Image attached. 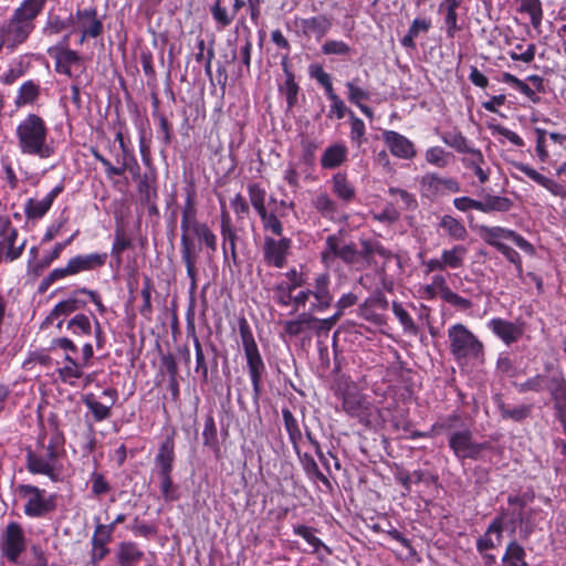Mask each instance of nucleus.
Returning a JSON list of instances; mask_svg holds the SVG:
<instances>
[{
    "instance_id": "41",
    "label": "nucleus",
    "mask_w": 566,
    "mask_h": 566,
    "mask_svg": "<svg viewBox=\"0 0 566 566\" xmlns=\"http://www.w3.org/2000/svg\"><path fill=\"white\" fill-rule=\"evenodd\" d=\"M318 318L313 315V313L303 312L297 315L295 319L286 321L283 325L284 333L290 337H297L306 329L316 328V324Z\"/></svg>"
},
{
    "instance_id": "8",
    "label": "nucleus",
    "mask_w": 566,
    "mask_h": 566,
    "mask_svg": "<svg viewBox=\"0 0 566 566\" xmlns=\"http://www.w3.org/2000/svg\"><path fill=\"white\" fill-rule=\"evenodd\" d=\"M448 446L459 461L468 459L474 461L482 460L484 451L493 449L492 444L488 441H474L473 433L469 428L453 431L449 436Z\"/></svg>"
},
{
    "instance_id": "19",
    "label": "nucleus",
    "mask_w": 566,
    "mask_h": 566,
    "mask_svg": "<svg viewBox=\"0 0 566 566\" xmlns=\"http://www.w3.org/2000/svg\"><path fill=\"white\" fill-rule=\"evenodd\" d=\"M292 249V239L282 237L275 239L273 237H264L262 247V256L266 265L282 269L286 264L287 255Z\"/></svg>"
},
{
    "instance_id": "48",
    "label": "nucleus",
    "mask_w": 566,
    "mask_h": 566,
    "mask_svg": "<svg viewBox=\"0 0 566 566\" xmlns=\"http://www.w3.org/2000/svg\"><path fill=\"white\" fill-rule=\"evenodd\" d=\"M431 29L430 18H416L407 33L401 38L400 44L407 50H416V39L420 33H427Z\"/></svg>"
},
{
    "instance_id": "59",
    "label": "nucleus",
    "mask_w": 566,
    "mask_h": 566,
    "mask_svg": "<svg viewBox=\"0 0 566 566\" xmlns=\"http://www.w3.org/2000/svg\"><path fill=\"white\" fill-rule=\"evenodd\" d=\"M302 465L303 470L307 474V476L313 478L319 482H322L325 486L328 489L332 488V483L328 480V478L319 470L315 459L308 454V453H302L300 451V455H297Z\"/></svg>"
},
{
    "instance_id": "28",
    "label": "nucleus",
    "mask_w": 566,
    "mask_h": 566,
    "mask_svg": "<svg viewBox=\"0 0 566 566\" xmlns=\"http://www.w3.org/2000/svg\"><path fill=\"white\" fill-rule=\"evenodd\" d=\"M96 522L94 533L92 535L90 552L91 564L98 566L99 563L109 554L108 544L113 541L112 526H103L99 517L94 518Z\"/></svg>"
},
{
    "instance_id": "6",
    "label": "nucleus",
    "mask_w": 566,
    "mask_h": 566,
    "mask_svg": "<svg viewBox=\"0 0 566 566\" xmlns=\"http://www.w3.org/2000/svg\"><path fill=\"white\" fill-rule=\"evenodd\" d=\"M14 494L23 501V513L30 518H44L56 511V494L38 485L20 483L14 486Z\"/></svg>"
},
{
    "instance_id": "63",
    "label": "nucleus",
    "mask_w": 566,
    "mask_h": 566,
    "mask_svg": "<svg viewBox=\"0 0 566 566\" xmlns=\"http://www.w3.org/2000/svg\"><path fill=\"white\" fill-rule=\"evenodd\" d=\"M391 310L396 318L399 321L402 329L406 334L417 335L419 332L418 326L413 322L411 315L403 308L402 304L394 301L391 304Z\"/></svg>"
},
{
    "instance_id": "12",
    "label": "nucleus",
    "mask_w": 566,
    "mask_h": 566,
    "mask_svg": "<svg viewBox=\"0 0 566 566\" xmlns=\"http://www.w3.org/2000/svg\"><path fill=\"white\" fill-rule=\"evenodd\" d=\"M419 185L421 195L431 201L461 191V184L457 178L440 176L437 172L424 174Z\"/></svg>"
},
{
    "instance_id": "15",
    "label": "nucleus",
    "mask_w": 566,
    "mask_h": 566,
    "mask_svg": "<svg viewBox=\"0 0 566 566\" xmlns=\"http://www.w3.org/2000/svg\"><path fill=\"white\" fill-rule=\"evenodd\" d=\"M499 81L512 86L533 104H539L541 94L546 93L544 77L538 74H531L523 81L509 72H503Z\"/></svg>"
},
{
    "instance_id": "20",
    "label": "nucleus",
    "mask_w": 566,
    "mask_h": 566,
    "mask_svg": "<svg viewBox=\"0 0 566 566\" xmlns=\"http://www.w3.org/2000/svg\"><path fill=\"white\" fill-rule=\"evenodd\" d=\"M360 249L355 245V255L350 266L356 269H366L375 263L374 256L377 254L389 261L394 258V253L385 248L380 241L371 239H360Z\"/></svg>"
},
{
    "instance_id": "10",
    "label": "nucleus",
    "mask_w": 566,
    "mask_h": 566,
    "mask_svg": "<svg viewBox=\"0 0 566 566\" xmlns=\"http://www.w3.org/2000/svg\"><path fill=\"white\" fill-rule=\"evenodd\" d=\"M28 541L23 527L18 522H10L0 536V553L11 564H19L20 556L27 551Z\"/></svg>"
},
{
    "instance_id": "2",
    "label": "nucleus",
    "mask_w": 566,
    "mask_h": 566,
    "mask_svg": "<svg viewBox=\"0 0 566 566\" xmlns=\"http://www.w3.org/2000/svg\"><path fill=\"white\" fill-rule=\"evenodd\" d=\"M60 457L57 438L52 437L45 443V437L40 436L35 447L27 449L25 468L33 475H45L50 481L59 482L62 469L57 464Z\"/></svg>"
},
{
    "instance_id": "62",
    "label": "nucleus",
    "mask_w": 566,
    "mask_h": 566,
    "mask_svg": "<svg viewBox=\"0 0 566 566\" xmlns=\"http://www.w3.org/2000/svg\"><path fill=\"white\" fill-rule=\"evenodd\" d=\"M202 443L216 453L220 451L217 426L212 415H208L205 419Z\"/></svg>"
},
{
    "instance_id": "24",
    "label": "nucleus",
    "mask_w": 566,
    "mask_h": 566,
    "mask_svg": "<svg viewBox=\"0 0 566 566\" xmlns=\"http://www.w3.org/2000/svg\"><path fill=\"white\" fill-rule=\"evenodd\" d=\"M107 256L106 252L76 254L67 260L65 266H62V270L66 277L77 275L82 272L98 270L106 264Z\"/></svg>"
},
{
    "instance_id": "18",
    "label": "nucleus",
    "mask_w": 566,
    "mask_h": 566,
    "mask_svg": "<svg viewBox=\"0 0 566 566\" xmlns=\"http://www.w3.org/2000/svg\"><path fill=\"white\" fill-rule=\"evenodd\" d=\"M342 235L329 234L325 240V245L321 252V262L326 266L331 268L336 259L342 260L346 265L350 266L355 255V243L350 242L342 245Z\"/></svg>"
},
{
    "instance_id": "57",
    "label": "nucleus",
    "mask_w": 566,
    "mask_h": 566,
    "mask_svg": "<svg viewBox=\"0 0 566 566\" xmlns=\"http://www.w3.org/2000/svg\"><path fill=\"white\" fill-rule=\"evenodd\" d=\"M192 238L196 241L198 239L197 249L200 252L202 250V245L207 249L208 254H214L218 248V238L217 234L211 230L208 223H203L199 229L192 233Z\"/></svg>"
},
{
    "instance_id": "26",
    "label": "nucleus",
    "mask_w": 566,
    "mask_h": 566,
    "mask_svg": "<svg viewBox=\"0 0 566 566\" xmlns=\"http://www.w3.org/2000/svg\"><path fill=\"white\" fill-rule=\"evenodd\" d=\"M19 231L8 217L0 218V255L6 263H12L21 258V250L17 251L15 243Z\"/></svg>"
},
{
    "instance_id": "45",
    "label": "nucleus",
    "mask_w": 566,
    "mask_h": 566,
    "mask_svg": "<svg viewBox=\"0 0 566 566\" xmlns=\"http://www.w3.org/2000/svg\"><path fill=\"white\" fill-rule=\"evenodd\" d=\"M252 45L253 44L251 40V32L248 31V35L243 39V43L239 48L238 52H232V59L239 60V66L237 72L238 77L251 75Z\"/></svg>"
},
{
    "instance_id": "37",
    "label": "nucleus",
    "mask_w": 566,
    "mask_h": 566,
    "mask_svg": "<svg viewBox=\"0 0 566 566\" xmlns=\"http://www.w3.org/2000/svg\"><path fill=\"white\" fill-rule=\"evenodd\" d=\"M281 65L285 75V81L279 86V91L285 96L287 108L291 109L297 104L300 86L295 81L294 73L290 69L287 54L283 56Z\"/></svg>"
},
{
    "instance_id": "9",
    "label": "nucleus",
    "mask_w": 566,
    "mask_h": 566,
    "mask_svg": "<svg viewBox=\"0 0 566 566\" xmlns=\"http://www.w3.org/2000/svg\"><path fill=\"white\" fill-rule=\"evenodd\" d=\"M478 232L482 241L488 245L494 248L496 251L502 245L505 244V241H511L526 254H535L534 245L528 240H526L522 234L512 229L500 226L490 227L482 224L479 226Z\"/></svg>"
},
{
    "instance_id": "29",
    "label": "nucleus",
    "mask_w": 566,
    "mask_h": 566,
    "mask_svg": "<svg viewBox=\"0 0 566 566\" xmlns=\"http://www.w3.org/2000/svg\"><path fill=\"white\" fill-rule=\"evenodd\" d=\"M342 406L348 416L358 419L363 426H371L376 408L366 399L358 395H345Z\"/></svg>"
},
{
    "instance_id": "5",
    "label": "nucleus",
    "mask_w": 566,
    "mask_h": 566,
    "mask_svg": "<svg viewBox=\"0 0 566 566\" xmlns=\"http://www.w3.org/2000/svg\"><path fill=\"white\" fill-rule=\"evenodd\" d=\"M449 349L458 365L484 361V345L464 324L448 328Z\"/></svg>"
},
{
    "instance_id": "11",
    "label": "nucleus",
    "mask_w": 566,
    "mask_h": 566,
    "mask_svg": "<svg viewBox=\"0 0 566 566\" xmlns=\"http://www.w3.org/2000/svg\"><path fill=\"white\" fill-rule=\"evenodd\" d=\"M565 381L564 373L560 369H555L536 374L522 382L514 381L513 387L518 394L548 391L552 398Z\"/></svg>"
},
{
    "instance_id": "1",
    "label": "nucleus",
    "mask_w": 566,
    "mask_h": 566,
    "mask_svg": "<svg viewBox=\"0 0 566 566\" xmlns=\"http://www.w3.org/2000/svg\"><path fill=\"white\" fill-rule=\"evenodd\" d=\"M49 128L38 114H28L15 128L19 150L23 155L48 159L54 154V147L48 143Z\"/></svg>"
},
{
    "instance_id": "21",
    "label": "nucleus",
    "mask_w": 566,
    "mask_h": 566,
    "mask_svg": "<svg viewBox=\"0 0 566 566\" xmlns=\"http://www.w3.org/2000/svg\"><path fill=\"white\" fill-rule=\"evenodd\" d=\"M102 396L108 398L109 402H101L93 392L85 394L82 397V401L90 410L94 422H102L112 417V408L118 399V391L116 388L108 387L103 390Z\"/></svg>"
},
{
    "instance_id": "32",
    "label": "nucleus",
    "mask_w": 566,
    "mask_h": 566,
    "mask_svg": "<svg viewBox=\"0 0 566 566\" xmlns=\"http://www.w3.org/2000/svg\"><path fill=\"white\" fill-rule=\"evenodd\" d=\"M46 3L48 0H22L11 14L33 32L35 21L42 14Z\"/></svg>"
},
{
    "instance_id": "7",
    "label": "nucleus",
    "mask_w": 566,
    "mask_h": 566,
    "mask_svg": "<svg viewBox=\"0 0 566 566\" xmlns=\"http://www.w3.org/2000/svg\"><path fill=\"white\" fill-rule=\"evenodd\" d=\"M205 222L199 221L198 214L188 217L180 220V258L186 266L187 276L190 280V291L195 292L197 289V261L199 259V251L192 238L196 229H199Z\"/></svg>"
},
{
    "instance_id": "52",
    "label": "nucleus",
    "mask_w": 566,
    "mask_h": 566,
    "mask_svg": "<svg viewBox=\"0 0 566 566\" xmlns=\"http://www.w3.org/2000/svg\"><path fill=\"white\" fill-rule=\"evenodd\" d=\"M313 208L327 220H335L338 214V203L325 191L318 192L312 200Z\"/></svg>"
},
{
    "instance_id": "3",
    "label": "nucleus",
    "mask_w": 566,
    "mask_h": 566,
    "mask_svg": "<svg viewBox=\"0 0 566 566\" xmlns=\"http://www.w3.org/2000/svg\"><path fill=\"white\" fill-rule=\"evenodd\" d=\"M176 434L177 431L172 428L160 442L154 458V472L159 480L160 493L166 502H175L179 499L178 485L172 480L176 461Z\"/></svg>"
},
{
    "instance_id": "54",
    "label": "nucleus",
    "mask_w": 566,
    "mask_h": 566,
    "mask_svg": "<svg viewBox=\"0 0 566 566\" xmlns=\"http://www.w3.org/2000/svg\"><path fill=\"white\" fill-rule=\"evenodd\" d=\"M210 13L218 30L228 28L235 19L233 12L229 9L227 0H214L210 7Z\"/></svg>"
},
{
    "instance_id": "22",
    "label": "nucleus",
    "mask_w": 566,
    "mask_h": 566,
    "mask_svg": "<svg viewBox=\"0 0 566 566\" xmlns=\"http://www.w3.org/2000/svg\"><path fill=\"white\" fill-rule=\"evenodd\" d=\"M389 302L385 294L377 290L368 296L358 307V315L365 321L382 326L387 319L384 313H378L377 310L385 312L388 310Z\"/></svg>"
},
{
    "instance_id": "61",
    "label": "nucleus",
    "mask_w": 566,
    "mask_h": 566,
    "mask_svg": "<svg viewBox=\"0 0 566 566\" xmlns=\"http://www.w3.org/2000/svg\"><path fill=\"white\" fill-rule=\"evenodd\" d=\"M441 138L447 146L460 154L467 155L474 149L470 140L461 132H446Z\"/></svg>"
},
{
    "instance_id": "50",
    "label": "nucleus",
    "mask_w": 566,
    "mask_h": 566,
    "mask_svg": "<svg viewBox=\"0 0 566 566\" xmlns=\"http://www.w3.org/2000/svg\"><path fill=\"white\" fill-rule=\"evenodd\" d=\"M143 557L144 552L138 548L136 543L128 541L119 544L116 554L119 566H136Z\"/></svg>"
},
{
    "instance_id": "40",
    "label": "nucleus",
    "mask_w": 566,
    "mask_h": 566,
    "mask_svg": "<svg viewBox=\"0 0 566 566\" xmlns=\"http://www.w3.org/2000/svg\"><path fill=\"white\" fill-rule=\"evenodd\" d=\"M41 96V85L38 81L27 80L18 88L14 97V106L22 108L34 105Z\"/></svg>"
},
{
    "instance_id": "16",
    "label": "nucleus",
    "mask_w": 566,
    "mask_h": 566,
    "mask_svg": "<svg viewBox=\"0 0 566 566\" xmlns=\"http://www.w3.org/2000/svg\"><path fill=\"white\" fill-rule=\"evenodd\" d=\"M220 235H221V249H222V258L223 263L229 264L230 262L233 265H239L240 260L238 255L237 243L239 240V235L237 229L232 223V219L230 213L224 207V203L221 202V212H220Z\"/></svg>"
},
{
    "instance_id": "58",
    "label": "nucleus",
    "mask_w": 566,
    "mask_h": 566,
    "mask_svg": "<svg viewBox=\"0 0 566 566\" xmlns=\"http://www.w3.org/2000/svg\"><path fill=\"white\" fill-rule=\"evenodd\" d=\"M64 360L67 364L64 367L57 369L59 377L62 382L74 385V379L82 378V368H84V366L69 354L64 356Z\"/></svg>"
},
{
    "instance_id": "30",
    "label": "nucleus",
    "mask_w": 566,
    "mask_h": 566,
    "mask_svg": "<svg viewBox=\"0 0 566 566\" xmlns=\"http://www.w3.org/2000/svg\"><path fill=\"white\" fill-rule=\"evenodd\" d=\"M64 190V184L56 185L42 200L29 198L24 203V216L28 220L42 219L51 209L54 200Z\"/></svg>"
},
{
    "instance_id": "27",
    "label": "nucleus",
    "mask_w": 566,
    "mask_h": 566,
    "mask_svg": "<svg viewBox=\"0 0 566 566\" xmlns=\"http://www.w3.org/2000/svg\"><path fill=\"white\" fill-rule=\"evenodd\" d=\"M381 138L394 157L403 160H412L416 157L415 144L405 135L396 130L385 129L381 133Z\"/></svg>"
},
{
    "instance_id": "38",
    "label": "nucleus",
    "mask_w": 566,
    "mask_h": 566,
    "mask_svg": "<svg viewBox=\"0 0 566 566\" xmlns=\"http://www.w3.org/2000/svg\"><path fill=\"white\" fill-rule=\"evenodd\" d=\"M332 192L340 200L345 206L352 203L356 199V188L349 181L347 174L337 172L331 178Z\"/></svg>"
},
{
    "instance_id": "55",
    "label": "nucleus",
    "mask_w": 566,
    "mask_h": 566,
    "mask_svg": "<svg viewBox=\"0 0 566 566\" xmlns=\"http://www.w3.org/2000/svg\"><path fill=\"white\" fill-rule=\"evenodd\" d=\"M316 528L297 524L293 526V533L302 537L308 545L313 547V553L324 551L326 554H332V549L317 536H315Z\"/></svg>"
},
{
    "instance_id": "42",
    "label": "nucleus",
    "mask_w": 566,
    "mask_h": 566,
    "mask_svg": "<svg viewBox=\"0 0 566 566\" xmlns=\"http://www.w3.org/2000/svg\"><path fill=\"white\" fill-rule=\"evenodd\" d=\"M77 294L72 293L70 297L66 300H62L54 305L51 310L48 321L53 322L60 317H66L77 311L84 310L86 306V302L76 297Z\"/></svg>"
},
{
    "instance_id": "56",
    "label": "nucleus",
    "mask_w": 566,
    "mask_h": 566,
    "mask_svg": "<svg viewBox=\"0 0 566 566\" xmlns=\"http://www.w3.org/2000/svg\"><path fill=\"white\" fill-rule=\"evenodd\" d=\"M468 254V248L463 244H454L450 249H443L441 258L447 269H460L464 265V259Z\"/></svg>"
},
{
    "instance_id": "33",
    "label": "nucleus",
    "mask_w": 566,
    "mask_h": 566,
    "mask_svg": "<svg viewBox=\"0 0 566 566\" xmlns=\"http://www.w3.org/2000/svg\"><path fill=\"white\" fill-rule=\"evenodd\" d=\"M504 517L505 512H500L489 524L484 535L476 539L475 547L479 554H483L496 547V543L491 537L492 534L496 535L497 543L501 542L504 531Z\"/></svg>"
},
{
    "instance_id": "31",
    "label": "nucleus",
    "mask_w": 566,
    "mask_h": 566,
    "mask_svg": "<svg viewBox=\"0 0 566 566\" xmlns=\"http://www.w3.org/2000/svg\"><path fill=\"white\" fill-rule=\"evenodd\" d=\"M90 151L92 156L103 165L107 179H112L114 176H123L126 171H128L134 179L139 180L143 178L137 158L127 163H120V165L115 166L111 163L109 159L102 155L96 147H91Z\"/></svg>"
},
{
    "instance_id": "4",
    "label": "nucleus",
    "mask_w": 566,
    "mask_h": 566,
    "mask_svg": "<svg viewBox=\"0 0 566 566\" xmlns=\"http://www.w3.org/2000/svg\"><path fill=\"white\" fill-rule=\"evenodd\" d=\"M239 334L247 360V369L251 380L253 398L258 400L263 391V379L266 366L254 339L252 328L244 316L238 319Z\"/></svg>"
},
{
    "instance_id": "25",
    "label": "nucleus",
    "mask_w": 566,
    "mask_h": 566,
    "mask_svg": "<svg viewBox=\"0 0 566 566\" xmlns=\"http://www.w3.org/2000/svg\"><path fill=\"white\" fill-rule=\"evenodd\" d=\"M295 23L304 39L321 41L332 30L333 18L321 13L308 18H301Z\"/></svg>"
},
{
    "instance_id": "35",
    "label": "nucleus",
    "mask_w": 566,
    "mask_h": 566,
    "mask_svg": "<svg viewBox=\"0 0 566 566\" xmlns=\"http://www.w3.org/2000/svg\"><path fill=\"white\" fill-rule=\"evenodd\" d=\"M46 53L54 60V71L67 77L73 76L72 66L83 63V57L75 50L46 51Z\"/></svg>"
},
{
    "instance_id": "53",
    "label": "nucleus",
    "mask_w": 566,
    "mask_h": 566,
    "mask_svg": "<svg viewBox=\"0 0 566 566\" xmlns=\"http://www.w3.org/2000/svg\"><path fill=\"white\" fill-rule=\"evenodd\" d=\"M132 247V239L125 233V230L122 226H117L114 232V241L111 248V256L117 268L123 263V253Z\"/></svg>"
},
{
    "instance_id": "47",
    "label": "nucleus",
    "mask_w": 566,
    "mask_h": 566,
    "mask_svg": "<svg viewBox=\"0 0 566 566\" xmlns=\"http://www.w3.org/2000/svg\"><path fill=\"white\" fill-rule=\"evenodd\" d=\"M282 418L284 428L289 436V441L291 442L295 454L300 455V446L303 440V433L298 421L289 408L282 409Z\"/></svg>"
},
{
    "instance_id": "39",
    "label": "nucleus",
    "mask_w": 566,
    "mask_h": 566,
    "mask_svg": "<svg viewBox=\"0 0 566 566\" xmlns=\"http://www.w3.org/2000/svg\"><path fill=\"white\" fill-rule=\"evenodd\" d=\"M348 156V149L344 143H335L327 146L321 157L323 169H335L340 167Z\"/></svg>"
},
{
    "instance_id": "13",
    "label": "nucleus",
    "mask_w": 566,
    "mask_h": 566,
    "mask_svg": "<svg viewBox=\"0 0 566 566\" xmlns=\"http://www.w3.org/2000/svg\"><path fill=\"white\" fill-rule=\"evenodd\" d=\"M73 17L74 30L80 32L77 44L82 45L88 39H96L103 34L104 24L102 19L98 17L96 7L77 9Z\"/></svg>"
},
{
    "instance_id": "23",
    "label": "nucleus",
    "mask_w": 566,
    "mask_h": 566,
    "mask_svg": "<svg viewBox=\"0 0 566 566\" xmlns=\"http://www.w3.org/2000/svg\"><path fill=\"white\" fill-rule=\"evenodd\" d=\"M488 328L506 346L517 343L525 333V323L522 321H507L501 317L491 318Z\"/></svg>"
},
{
    "instance_id": "14",
    "label": "nucleus",
    "mask_w": 566,
    "mask_h": 566,
    "mask_svg": "<svg viewBox=\"0 0 566 566\" xmlns=\"http://www.w3.org/2000/svg\"><path fill=\"white\" fill-rule=\"evenodd\" d=\"M66 329L76 337L94 335L97 350L105 348L107 338L101 322L93 315V323L84 313L75 314L66 323Z\"/></svg>"
},
{
    "instance_id": "51",
    "label": "nucleus",
    "mask_w": 566,
    "mask_h": 566,
    "mask_svg": "<svg viewBox=\"0 0 566 566\" xmlns=\"http://www.w3.org/2000/svg\"><path fill=\"white\" fill-rule=\"evenodd\" d=\"M515 2L517 4V12L521 14H527L532 27L535 30H538L544 18L541 0H515Z\"/></svg>"
},
{
    "instance_id": "60",
    "label": "nucleus",
    "mask_w": 566,
    "mask_h": 566,
    "mask_svg": "<svg viewBox=\"0 0 566 566\" xmlns=\"http://www.w3.org/2000/svg\"><path fill=\"white\" fill-rule=\"evenodd\" d=\"M249 200L255 212L259 214L266 211V190L260 182H249L247 186Z\"/></svg>"
},
{
    "instance_id": "44",
    "label": "nucleus",
    "mask_w": 566,
    "mask_h": 566,
    "mask_svg": "<svg viewBox=\"0 0 566 566\" xmlns=\"http://www.w3.org/2000/svg\"><path fill=\"white\" fill-rule=\"evenodd\" d=\"M463 166L472 170L473 174L479 179L480 184H485L490 179V170L483 169V165H485V159L482 151L478 148L472 149L470 153L462 158Z\"/></svg>"
},
{
    "instance_id": "36",
    "label": "nucleus",
    "mask_w": 566,
    "mask_h": 566,
    "mask_svg": "<svg viewBox=\"0 0 566 566\" xmlns=\"http://www.w3.org/2000/svg\"><path fill=\"white\" fill-rule=\"evenodd\" d=\"M515 168L526 175L530 179H532L537 185L544 187L547 191H549L552 195L566 198V189L556 182L555 180L539 174L536 169L531 167L527 164L523 163H516Z\"/></svg>"
},
{
    "instance_id": "17",
    "label": "nucleus",
    "mask_w": 566,
    "mask_h": 566,
    "mask_svg": "<svg viewBox=\"0 0 566 566\" xmlns=\"http://www.w3.org/2000/svg\"><path fill=\"white\" fill-rule=\"evenodd\" d=\"M331 285L332 280L327 272L314 276L313 282L308 284L310 294L313 298L308 308L311 313H322L331 308L334 302Z\"/></svg>"
},
{
    "instance_id": "64",
    "label": "nucleus",
    "mask_w": 566,
    "mask_h": 566,
    "mask_svg": "<svg viewBox=\"0 0 566 566\" xmlns=\"http://www.w3.org/2000/svg\"><path fill=\"white\" fill-rule=\"evenodd\" d=\"M321 52L324 55L347 57L352 55L353 49L343 40L328 39L322 44Z\"/></svg>"
},
{
    "instance_id": "34",
    "label": "nucleus",
    "mask_w": 566,
    "mask_h": 566,
    "mask_svg": "<svg viewBox=\"0 0 566 566\" xmlns=\"http://www.w3.org/2000/svg\"><path fill=\"white\" fill-rule=\"evenodd\" d=\"M437 230L449 240L455 242L465 241L469 237V231L462 220L453 217L452 214L441 216L437 223Z\"/></svg>"
},
{
    "instance_id": "43",
    "label": "nucleus",
    "mask_w": 566,
    "mask_h": 566,
    "mask_svg": "<svg viewBox=\"0 0 566 566\" xmlns=\"http://www.w3.org/2000/svg\"><path fill=\"white\" fill-rule=\"evenodd\" d=\"M461 0H442L439 11H443L447 36L453 39L462 28L458 24V9Z\"/></svg>"
},
{
    "instance_id": "49",
    "label": "nucleus",
    "mask_w": 566,
    "mask_h": 566,
    "mask_svg": "<svg viewBox=\"0 0 566 566\" xmlns=\"http://www.w3.org/2000/svg\"><path fill=\"white\" fill-rule=\"evenodd\" d=\"M526 557L524 546L512 539L507 543L501 560L503 566H530Z\"/></svg>"
},
{
    "instance_id": "46",
    "label": "nucleus",
    "mask_w": 566,
    "mask_h": 566,
    "mask_svg": "<svg viewBox=\"0 0 566 566\" xmlns=\"http://www.w3.org/2000/svg\"><path fill=\"white\" fill-rule=\"evenodd\" d=\"M513 200L504 196H495L486 193L482 200L478 211L490 214L494 212H509L513 208Z\"/></svg>"
}]
</instances>
